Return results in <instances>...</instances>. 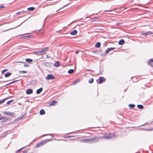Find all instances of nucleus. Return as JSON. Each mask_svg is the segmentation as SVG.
<instances>
[{
  "instance_id": "1",
  "label": "nucleus",
  "mask_w": 153,
  "mask_h": 153,
  "mask_svg": "<svg viewBox=\"0 0 153 153\" xmlns=\"http://www.w3.org/2000/svg\"><path fill=\"white\" fill-rule=\"evenodd\" d=\"M98 137H93L90 138L89 139H82L81 140V142L85 143H94L98 141Z\"/></svg>"
},
{
  "instance_id": "2",
  "label": "nucleus",
  "mask_w": 153,
  "mask_h": 153,
  "mask_svg": "<svg viewBox=\"0 0 153 153\" xmlns=\"http://www.w3.org/2000/svg\"><path fill=\"white\" fill-rule=\"evenodd\" d=\"M116 48L115 47H111L110 48H108L105 51V52L104 53H102L101 54V56H104L107 53H108L110 51H112L113 49H115Z\"/></svg>"
},
{
  "instance_id": "3",
  "label": "nucleus",
  "mask_w": 153,
  "mask_h": 153,
  "mask_svg": "<svg viewBox=\"0 0 153 153\" xmlns=\"http://www.w3.org/2000/svg\"><path fill=\"white\" fill-rule=\"evenodd\" d=\"M42 65L47 67H51L53 65V63L51 62H45L42 63Z\"/></svg>"
},
{
  "instance_id": "4",
  "label": "nucleus",
  "mask_w": 153,
  "mask_h": 153,
  "mask_svg": "<svg viewBox=\"0 0 153 153\" xmlns=\"http://www.w3.org/2000/svg\"><path fill=\"white\" fill-rule=\"evenodd\" d=\"M3 113L4 114L10 116L12 117H15V115L13 112L5 111Z\"/></svg>"
},
{
  "instance_id": "5",
  "label": "nucleus",
  "mask_w": 153,
  "mask_h": 153,
  "mask_svg": "<svg viewBox=\"0 0 153 153\" xmlns=\"http://www.w3.org/2000/svg\"><path fill=\"white\" fill-rule=\"evenodd\" d=\"M55 76L52 74H49L47 75V76L46 77V80H51L55 79Z\"/></svg>"
},
{
  "instance_id": "6",
  "label": "nucleus",
  "mask_w": 153,
  "mask_h": 153,
  "mask_svg": "<svg viewBox=\"0 0 153 153\" xmlns=\"http://www.w3.org/2000/svg\"><path fill=\"white\" fill-rule=\"evenodd\" d=\"M48 47H46L45 48H42V50L40 51L41 55L45 53L48 51Z\"/></svg>"
},
{
  "instance_id": "7",
  "label": "nucleus",
  "mask_w": 153,
  "mask_h": 153,
  "mask_svg": "<svg viewBox=\"0 0 153 153\" xmlns=\"http://www.w3.org/2000/svg\"><path fill=\"white\" fill-rule=\"evenodd\" d=\"M25 115L26 114H22L20 117H19L17 119L15 120L13 122V123H14L15 122H18V121L20 120L23 118V117H25Z\"/></svg>"
},
{
  "instance_id": "8",
  "label": "nucleus",
  "mask_w": 153,
  "mask_h": 153,
  "mask_svg": "<svg viewBox=\"0 0 153 153\" xmlns=\"http://www.w3.org/2000/svg\"><path fill=\"white\" fill-rule=\"evenodd\" d=\"M46 143H47V141H46L40 142L39 143H37L36 146H35V147L37 148L38 147H39L41 146H42L43 145Z\"/></svg>"
},
{
  "instance_id": "9",
  "label": "nucleus",
  "mask_w": 153,
  "mask_h": 153,
  "mask_svg": "<svg viewBox=\"0 0 153 153\" xmlns=\"http://www.w3.org/2000/svg\"><path fill=\"white\" fill-rule=\"evenodd\" d=\"M99 80L98 82L99 84H101L104 82L105 81V79L104 77H100L99 78Z\"/></svg>"
},
{
  "instance_id": "10",
  "label": "nucleus",
  "mask_w": 153,
  "mask_h": 153,
  "mask_svg": "<svg viewBox=\"0 0 153 153\" xmlns=\"http://www.w3.org/2000/svg\"><path fill=\"white\" fill-rule=\"evenodd\" d=\"M102 137L104 139H109L112 137L111 136V134L110 133L109 135H105L102 136Z\"/></svg>"
},
{
  "instance_id": "11",
  "label": "nucleus",
  "mask_w": 153,
  "mask_h": 153,
  "mask_svg": "<svg viewBox=\"0 0 153 153\" xmlns=\"http://www.w3.org/2000/svg\"><path fill=\"white\" fill-rule=\"evenodd\" d=\"M69 4L68 3L67 4H66V5H64L63 7H62L61 8H60L59 10H57L56 11V12H58V11L61 8H62L64 7H65L67 5H68V4ZM56 14V13H55L54 14L51 15H49V16H48L46 18V19H46L47 18H48V17H52V16H53V15H54L55 14ZM46 20H45V22Z\"/></svg>"
},
{
  "instance_id": "12",
  "label": "nucleus",
  "mask_w": 153,
  "mask_h": 153,
  "mask_svg": "<svg viewBox=\"0 0 153 153\" xmlns=\"http://www.w3.org/2000/svg\"><path fill=\"white\" fill-rule=\"evenodd\" d=\"M11 120V118L10 117H8L7 118H6V119H4L3 120H2L1 121V123H5L7 122L9 123H10V122H9V121Z\"/></svg>"
},
{
  "instance_id": "13",
  "label": "nucleus",
  "mask_w": 153,
  "mask_h": 153,
  "mask_svg": "<svg viewBox=\"0 0 153 153\" xmlns=\"http://www.w3.org/2000/svg\"><path fill=\"white\" fill-rule=\"evenodd\" d=\"M33 92L32 89L29 88L27 89L26 91V93L27 94H32Z\"/></svg>"
},
{
  "instance_id": "14",
  "label": "nucleus",
  "mask_w": 153,
  "mask_h": 153,
  "mask_svg": "<svg viewBox=\"0 0 153 153\" xmlns=\"http://www.w3.org/2000/svg\"><path fill=\"white\" fill-rule=\"evenodd\" d=\"M56 102V101L55 100H53L49 103V104L50 105H55V104Z\"/></svg>"
},
{
  "instance_id": "15",
  "label": "nucleus",
  "mask_w": 153,
  "mask_h": 153,
  "mask_svg": "<svg viewBox=\"0 0 153 153\" xmlns=\"http://www.w3.org/2000/svg\"><path fill=\"white\" fill-rule=\"evenodd\" d=\"M53 65L56 67H58L60 66V62L58 61H56V62L53 64Z\"/></svg>"
},
{
  "instance_id": "16",
  "label": "nucleus",
  "mask_w": 153,
  "mask_h": 153,
  "mask_svg": "<svg viewBox=\"0 0 153 153\" xmlns=\"http://www.w3.org/2000/svg\"><path fill=\"white\" fill-rule=\"evenodd\" d=\"M43 88L42 87L38 89L36 91V93L37 94H39L42 91Z\"/></svg>"
},
{
  "instance_id": "17",
  "label": "nucleus",
  "mask_w": 153,
  "mask_h": 153,
  "mask_svg": "<svg viewBox=\"0 0 153 153\" xmlns=\"http://www.w3.org/2000/svg\"><path fill=\"white\" fill-rule=\"evenodd\" d=\"M77 31L76 30H74L71 32L70 34L73 35H75L77 34Z\"/></svg>"
},
{
  "instance_id": "18",
  "label": "nucleus",
  "mask_w": 153,
  "mask_h": 153,
  "mask_svg": "<svg viewBox=\"0 0 153 153\" xmlns=\"http://www.w3.org/2000/svg\"><path fill=\"white\" fill-rule=\"evenodd\" d=\"M125 43V41L123 39L120 40L118 42V44L120 45H123Z\"/></svg>"
},
{
  "instance_id": "19",
  "label": "nucleus",
  "mask_w": 153,
  "mask_h": 153,
  "mask_svg": "<svg viewBox=\"0 0 153 153\" xmlns=\"http://www.w3.org/2000/svg\"><path fill=\"white\" fill-rule=\"evenodd\" d=\"M12 74V72H7L4 75V76L5 77H8L10 76Z\"/></svg>"
},
{
  "instance_id": "20",
  "label": "nucleus",
  "mask_w": 153,
  "mask_h": 153,
  "mask_svg": "<svg viewBox=\"0 0 153 153\" xmlns=\"http://www.w3.org/2000/svg\"><path fill=\"white\" fill-rule=\"evenodd\" d=\"M20 81V79H19V80H15L9 83L6 85L5 86H7V85H10V84H12L16 82H18L19 81Z\"/></svg>"
},
{
  "instance_id": "21",
  "label": "nucleus",
  "mask_w": 153,
  "mask_h": 153,
  "mask_svg": "<svg viewBox=\"0 0 153 153\" xmlns=\"http://www.w3.org/2000/svg\"><path fill=\"white\" fill-rule=\"evenodd\" d=\"M45 114V110L43 109H42L40 110L39 111V114L41 115H44Z\"/></svg>"
},
{
  "instance_id": "22",
  "label": "nucleus",
  "mask_w": 153,
  "mask_h": 153,
  "mask_svg": "<svg viewBox=\"0 0 153 153\" xmlns=\"http://www.w3.org/2000/svg\"><path fill=\"white\" fill-rule=\"evenodd\" d=\"M35 9L34 7H30L27 8V9L29 11H33Z\"/></svg>"
},
{
  "instance_id": "23",
  "label": "nucleus",
  "mask_w": 153,
  "mask_h": 153,
  "mask_svg": "<svg viewBox=\"0 0 153 153\" xmlns=\"http://www.w3.org/2000/svg\"><path fill=\"white\" fill-rule=\"evenodd\" d=\"M34 53L37 56H40L42 55L40 51H35L34 52Z\"/></svg>"
},
{
  "instance_id": "24",
  "label": "nucleus",
  "mask_w": 153,
  "mask_h": 153,
  "mask_svg": "<svg viewBox=\"0 0 153 153\" xmlns=\"http://www.w3.org/2000/svg\"><path fill=\"white\" fill-rule=\"evenodd\" d=\"M36 83V81L35 80H33L30 82V85H35Z\"/></svg>"
},
{
  "instance_id": "25",
  "label": "nucleus",
  "mask_w": 153,
  "mask_h": 153,
  "mask_svg": "<svg viewBox=\"0 0 153 153\" xmlns=\"http://www.w3.org/2000/svg\"><path fill=\"white\" fill-rule=\"evenodd\" d=\"M100 42H98L95 45V47L96 48H99L100 47Z\"/></svg>"
},
{
  "instance_id": "26",
  "label": "nucleus",
  "mask_w": 153,
  "mask_h": 153,
  "mask_svg": "<svg viewBox=\"0 0 153 153\" xmlns=\"http://www.w3.org/2000/svg\"><path fill=\"white\" fill-rule=\"evenodd\" d=\"M25 61L28 63H30L33 61L32 59L30 58H26Z\"/></svg>"
},
{
  "instance_id": "27",
  "label": "nucleus",
  "mask_w": 153,
  "mask_h": 153,
  "mask_svg": "<svg viewBox=\"0 0 153 153\" xmlns=\"http://www.w3.org/2000/svg\"><path fill=\"white\" fill-rule=\"evenodd\" d=\"M137 107L140 109H143L144 108V107L142 105L139 104L137 105Z\"/></svg>"
},
{
  "instance_id": "28",
  "label": "nucleus",
  "mask_w": 153,
  "mask_h": 153,
  "mask_svg": "<svg viewBox=\"0 0 153 153\" xmlns=\"http://www.w3.org/2000/svg\"><path fill=\"white\" fill-rule=\"evenodd\" d=\"M74 71V70L73 69H70L68 71V73L69 74H71L73 73Z\"/></svg>"
},
{
  "instance_id": "29",
  "label": "nucleus",
  "mask_w": 153,
  "mask_h": 153,
  "mask_svg": "<svg viewBox=\"0 0 153 153\" xmlns=\"http://www.w3.org/2000/svg\"><path fill=\"white\" fill-rule=\"evenodd\" d=\"M148 62L149 63L150 65H151L152 66V65H151L152 62H153V59L151 58L150 59L148 60Z\"/></svg>"
},
{
  "instance_id": "30",
  "label": "nucleus",
  "mask_w": 153,
  "mask_h": 153,
  "mask_svg": "<svg viewBox=\"0 0 153 153\" xmlns=\"http://www.w3.org/2000/svg\"><path fill=\"white\" fill-rule=\"evenodd\" d=\"M93 82H94V79L92 78L88 80V82L89 83H92Z\"/></svg>"
},
{
  "instance_id": "31",
  "label": "nucleus",
  "mask_w": 153,
  "mask_h": 153,
  "mask_svg": "<svg viewBox=\"0 0 153 153\" xmlns=\"http://www.w3.org/2000/svg\"><path fill=\"white\" fill-rule=\"evenodd\" d=\"M128 106L130 108H134L135 107V105L134 104H130L128 105Z\"/></svg>"
},
{
  "instance_id": "32",
  "label": "nucleus",
  "mask_w": 153,
  "mask_h": 153,
  "mask_svg": "<svg viewBox=\"0 0 153 153\" xmlns=\"http://www.w3.org/2000/svg\"><path fill=\"white\" fill-rule=\"evenodd\" d=\"M13 100H9L7 102L6 104H10V103L13 102Z\"/></svg>"
},
{
  "instance_id": "33",
  "label": "nucleus",
  "mask_w": 153,
  "mask_h": 153,
  "mask_svg": "<svg viewBox=\"0 0 153 153\" xmlns=\"http://www.w3.org/2000/svg\"><path fill=\"white\" fill-rule=\"evenodd\" d=\"M6 101V99H3L1 100H0V104H2Z\"/></svg>"
},
{
  "instance_id": "34",
  "label": "nucleus",
  "mask_w": 153,
  "mask_h": 153,
  "mask_svg": "<svg viewBox=\"0 0 153 153\" xmlns=\"http://www.w3.org/2000/svg\"><path fill=\"white\" fill-rule=\"evenodd\" d=\"M79 81V80L78 79H76L75 80L73 83V85H75L77 82H78Z\"/></svg>"
},
{
  "instance_id": "35",
  "label": "nucleus",
  "mask_w": 153,
  "mask_h": 153,
  "mask_svg": "<svg viewBox=\"0 0 153 153\" xmlns=\"http://www.w3.org/2000/svg\"><path fill=\"white\" fill-rule=\"evenodd\" d=\"M146 33L147 34V36L149 35L150 34H153V33L151 32L150 31H148L147 32H146Z\"/></svg>"
},
{
  "instance_id": "36",
  "label": "nucleus",
  "mask_w": 153,
  "mask_h": 153,
  "mask_svg": "<svg viewBox=\"0 0 153 153\" xmlns=\"http://www.w3.org/2000/svg\"><path fill=\"white\" fill-rule=\"evenodd\" d=\"M8 71V69H5L2 71L1 73L2 74H3L4 72H6Z\"/></svg>"
},
{
  "instance_id": "37",
  "label": "nucleus",
  "mask_w": 153,
  "mask_h": 153,
  "mask_svg": "<svg viewBox=\"0 0 153 153\" xmlns=\"http://www.w3.org/2000/svg\"><path fill=\"white\" fill-rule=\"evenodd\" d=\"M141 34L144 36H147V34L146 33V32H142L141 33Z\"/></svg>"
},
{
  "instance_id": "38",
  "label": "nucleus",
  "mask_w": 153,
  "mask_h": 153,
  "mask_svg": "<svg viewBox=\"0 0 153 153\" xmlns=\"http://www.w3.org/2000/svg\"><path fill=\"white\" fill-rule=\"evenodd\" d=\"M27 38H32L34 37V36L32 35H27Z\"/></svg>"
},
{
  "instance_id": "39",
  "label": "nucleus",
  "mask_w": 153,
  "mask_h": 153,
  "mask_svg": "<svg viewBox=\"0 0 153 153\" xmlns=\"http://www.w3.org/2000/svg\"><path fill=\"white\" fill-rule=\"evenodd\" d=\"M29 66V65L28 64L25 63L24 65V66L25 67H27Z\"/></svg>"
},
{
  "instance_id": "40",
  "label": "nucleus",
  "mask_w": 153,
  "mask_h": 153,
  "mask_svg": "<svg viewBox=\"0 0 153 153\" xmlns=\"http://www.w3.org/2000/svg\"><path fill=\"white\" fill-rule=\"evenodd\" d=\"M73 137V136H68L65 137H64L65 138H69Z\"/></svg>"
},
{
  "instance_id": "41",
  "label": "nucleus",
  "mask_w": 153,
  "mask_h": 153,
  "mask_svg": "<svg viewBox=\"0 0 153 153\" xmlns=\"http://www.w3.org/2000/svg\"><path fill=\"white\" fill-rule=\"evenodd\" d=\"M144 131H149V129H145V128H143L142 129Z\"/></svg>"
},
{
  "instance_id": "42",
  "label": "nucleus",
  "mask_w": 153,
  "mask_h": 153,
  "mask_svg": "<svg viewBox=\"0 0 153 153\" xmlns=\"http://www.w3.org/2000/svg\"><path fill=\"white\" fill-rule=\"evenodd\" d=\"M22 38L23 39H26L27 38V35L24 36L22 37Z\"/></svg>"
},
{
  "instance_id": "43",
  "label": "nucleus",
  "mask_w": 153,
  "mask_h": 153,
  "mask_svg": "<svg viewBox=\"0 0 153 153\" xmlns=\"http://www.w3.org/2000/svg\"><path fill=\"white\" fill-rule=\"evenodd\" d=\"M12 97V96L8 97H6V98H4V99H6V100H7L8 99H9V98H10Z\"/></svg>"
},
{
  "instance_id": "44",
  "label": "nucleus",
  "mask_w": 153,
  "mask_h": 153,
  "mask_svg": "<svg viewBox=\"0 0 153 153\" xmlns=\"http://www.w3.org/2000/svg\"><path fill=\"white\" fill-rule=\"evenodd\" d=\"M98 18V17H95L93 18V20H96V19H97Z\"/></svg>"
},
{
  "instance_id": "45",
  "label": "nucleus",
  "mask_w": 153,
  "mask_h": 153,
  "mask_svg": "<svg viewBox=\"0 0 153 153\" xmlns=\"http://www.w3.org/2000/svg\"><path fill=\"white\" fill-rule=\"evenodd\" d=\"M24 148H25V147H23L21 148H20V149L17 150V151H16V152H19V151L21 150L22 149H24Z\"/></svg>"
},
{
  "instance_id": "46",
  "label": "nucleus",
  "mask_w": 153,
  "mask_h": 153,
  "mask_svg": "<svg viewBox=\"0 0 153 153\" xmlns=\"http://www.w3.org/2000/svg\"><path fill=\"white\" fill-rule=\"evenodd\" d=\"M131 79H132V78H133V77H131ZM132 81H133V82H137V81H136V80H134V79H132Z\"/></svg>"
},
{
  "instance_id": "47",
  "label": "nucleus",
  "mask_w": 153,
  "mask_h": 153,
  "mask_svg": "<svg viewBox=\"0 0 153 153\" xmlns=\"http://www.w3.org/2000/svg\"><path fill=\"white\" fill-rule=\"evenodd\" d=\"M27 72V71H22V73L25 74Z\"/></svg>"
},
{
  "instance_id": "48",
  "label": "nucleus",
  "mask_w": 153,
  "mask_h": 153,
  "mask_svg": "<svg viewBox=\"0 0 153 153\" xmlns=\"http://www.w3.org/2000/svg\"><path fill=\"white\" fill-rule=\"evenodd\" d=\"M97 52L98 51L96 50L92 51V52L94 53H97Z\"/></svg>"
},
{
  "instance_id": "49",
  "label": "nucleus",
  "mask_w": 153,
  "mask_h": 153,
  "mask_svg": "<svg viewBox=\"0 0 153 153\" xmlns=\"http://www.w3.org/2000/svg\"><path fill=\"white\" fill-rule=\"evenodd\" d=\"M5 7V6H0V9H2L4 8Z\"/></svg>"
},
{
  "instance_id": "50",
  "label": "nucleus",
  "mask_w": 153,
  "mask_h": 153,
  "mask_svg": "<svg viewBox=\"0 0 153 153\" xmlns=\"http://www.w3.org/2000/svg\"><path fill=\"white\" fill-rule=\"evenodd\" d=\"M2 117L3 118V119H6V118H7L5 116H2Z\"/></svg>"
},
{
  "instance_id": "51",
  "label": "nucleus",
  "mask_w": 153,
  "mask_h": 153,
  "mask_svg": "<svg viewBox=\"0 0 153 153\" xmlns=\"http://www.w3.org/2000/svg\"><path fill=\"white\" fill-rule=\"evenodd\" d=\"M111 11H112L111 10H105V12H111Z\"/></svg>"
},
{
  "instance_id": "52",
  "label": "nucleus",
  "mask_w": 153,
  "mask_h": 153,
  "mask_svg": "<svg viewBox=\"0 0 153 153\" xmlns=\"http://www.w3.org/2000/svg\"><path fill=\"white\" fill-rule=\"evenodd\" d=\"M16 14L17 15H18L19 14H22V13L21 12V11H20V12H18Z\"/></svg>"
},
{
  "instance_id": "53",
  "label": "nucleus",
  "mask_w": 153,
  "mask_h": 153,
  "mask_svg": "<svg viewBox=\"0 0 153 153\" xmlns=\"http://www.w3.org/2000/svg\"><path fill=\"white\" fill-rule=\"evenodd\" d=\"M153 130V128L149 129V131H151Z\"/></svg>"
},
{
  "instance_id": "54",
  "label": "nucleus",
  "mask_w": 153,
  "mask_h": 153,
  "mask_svg": "<svg viewBox=\"0 0 153 153\" xmlns=\"http://www.w3.org/2000/svg\"><path fill=\"white\" fill-rule=\"evenodd\" d=\"M46 140H47V141H46L47 142V141H49L52 140V139H47Z\"/></svg>"
},
{
  "instance_id": "55",
  "label": "nucleus",
  "mask_w": 153,
  "mask_h": 153,
  "mask_svg": "<svg viewBox=\"0 0 153 153\" xmlns=\"http://www.w3.org/2000/svg\"><path fill=\"white\" fill-rule=\"evenodd\" d=\"M86 71H93L92 70L89 69H86Z\"/></svg>"
},
{
  "instance_id": "56",
  "label": "nucleus",
  "mask_w": 153,
  "mask_h": 153,
  "mask_svg": "<svg viewBox=\"0 0 153 153\" xmlns=\"http://www.w3.org/2000/svg\"><path fill=\"white\" fill-rule=\"evenodd\" d=\"M79 52V51H75V53L76 54H78V53Z\"/></svg>"
},
{
  "instance_id": "57",
  "label": "nucleus",
  "mask_w": 153,
  "mask_h": 153,
  "mask_svg": "<svg viewBox=\"0 0 153 153\" xmlns=\"http://www.w3.org/2000/svg\"><path fill=\"white\" fill-rule=\"evenodd\" d=\"M3 118L2 116L0 117V120H3Z\"/></svg>"
},
{
  "instance_id": "58",
  "label": "nucleus",
  "mask_w": 153,
  "mask_h": 153,
  "mask_svg": "<svg viewBox=\"0 0 153 153\" xmlns=\"http://www.w3.org/2000/svg\"><path fill=\"white\" fill-rule=\"evenodd\" d=\"M17 63H25V62H22V61H19V62H17Z\"/></svg>"
},
{
  "instance_id": "59",
  "label": "nucleus",
  "mask_w": 153,
  "mask_h": 153,
  "mask_svg": "<svg viewBox=\"0 0 153 153\" xmlns=\"http://www.w3.org/2000/svg\"><path fill=\"white\" fill-rule=\"evenodd\" d=\"M9 80H8V81H2V82H0V83H2V82H7V81H8Z\"/></svg>"
},
{
  "instance_id": "60",
  "label": "nucleus",
  "mask_w": 153,
  "mask_h": 153,
  "mask_svg": "<svg viewBox=\"0 0 153 153\" xmlns=\"http://www.w3.org/2000/svg\"><path fill=\"white\" fill-rule=\"evenodd\" d=\"M122 23H117L116 24V25H119L120 24H121Z\"/></svg>"
},
{
  "instance_id": "61",
  "label": "nucleus",
  "mask_w": 153,
  "mask_h": 153,
  "mask_svg": "<svg viewBox=\"0 0 153 153\" xmlns=\"http://www.w3.org/2000/svg\"><path fill=\"white\" fill-rule=\"evenodd\" d=\"M26 12V11H24V10H22L21 11V12L22 13H24Z\"/></svg>"
},
{
  "instance_id": "62",
  "label": "nucleus",
  "mask_w": 153,
  "mask_h": 153,
  "mask_svg": "<svg viewBox=\"0 0 153 153\" xmlns=\"http://www.w3.org/2000/svg\"><path fill=\"white\" fill-rule=\"evenodd\" d=\"M46 57L47 58H49V56L48 55H46Z\"/></svg>"
},
{
  "instance_id": "63",
  "label": "nucleus",
  "mask_w": 153,
  "mask_h": 153,
  "mask_svg": "<svg viewBox=\"0 0 153 153\" xmlns=\"http://www.w3.org/2000/svg\"><path fill=\"white\" fill-rule=\"evenodd\" d=\"M19 73L20 74H21L22 73V71H19Z\"/></svg>"
},
{
  "instance_id": "64",
  "label": "nucleus",
  "mask_w": 153,
  "mask_h": 153,
  "mask_svg": "<svg viewBox=\"0 0 153 153\" xmlns=\"http://www.w3.org/2000/svg\"><path fill=\"white\" fill-rule=\"evenodd\" d=\"M42 29H39V30H38V31H40Z\"/></svg>"
}]
</instances>
